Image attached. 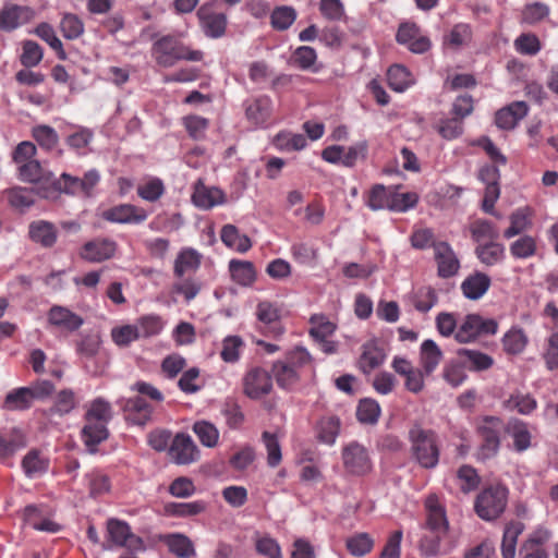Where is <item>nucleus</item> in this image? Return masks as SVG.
Here are the masks:
<instances>
[{"mask_svg":"<svg viewBox=\"0 0 558 558\" xmlns=\"http://www.w3.org/2000/svg\"><path fill=\"white\" fill-rule=\"evenodd\" d=\"M169 458L179 465H189L199 460L201 451L189 434L178 433L168 449Z\"/></svg>","mask_w":558,"mask_h":558,"instance_id":"9d476101","label":"nucleus"},{"mask_svg":"<svg viewBox=\"0 0 558 558\" xmlns=\"http://www.w3.org/2000/svg\"><path fill=\"white\" fill-rule=\"evenodd\" d=\"M201 27L209 38H220L227 28V16L225 13L215 12L210 5H202L197 11Z\"/></svg>","mask_w":558,"mask_h":558,"instance_id":"a211bd4d","label":"nucleus"},{"mask_svg":"<svg viewBox=\"0 0 558 558\" xmlns=\"http://www.w3.org/2000/svg\"><path fill=\"white\" fill-rule=\"evenodd\" d=\"M34 12L28 7L7 4L0 10V31L11 32L29 22Z\"/></svg>","mask_w":558,"mask_h":558,"instance_id":"aec40b11","label":"nucleus"},{"mask_svg":"<svg viewBox=\"0 0 558 558\" xmlns=\"http://www.w3.org/2000/svg\"><path fill=\"white\" fill-rule=\"evenodd\" d=\"M44 58V49L34 40H24L22 43V53L20 62L23 66L32 69L37 66Z\"/></svg>","mask_w":558,"mask_h":558,"instance_id":"864d4df0","label":"nucleus"},{"mask_svg":"<svg viewBox=\"0 0 558 558\" xmlns=\"http://www.w3.org/2000/svg\"><path fill=\"white\" fill-rule=\"evenodd\" d=\"M34 33L44 41H46L51 49L57 52L60 60L66 59V53L63 49L61 40L56 35L53 27L48 23H40L35 28Z\"/></svg>","mask_w":558,"mask_h":558,"instance_id":"5fc2aeb1","label":"nucleus"},{"mask_svg":"<svg viewBox=\"0 0 558 558\" xmlns=\"http://www.w3.org/2000/svg\"><path fill=\"white\" fill-rule=\"evenodd\" d=\"M100 181V173L96 169H90L84 173L83 178L73 177L63 172L59 179L53 182L56 190L70 195L92 196L95 186Z\"/></svg>","mask_w":558,"mask_h":558,"instance_id":"0eeeda50","label":"nucleus"},{"mask_svg":"<svg viewBox=\"0 0 558 558\" xmlns=\"http://www.w3.org/2000/svg\"><path fill=\"white\" fill-rule=\"evenodd\" d=\"M342 461L345 471L353 475H364L372 470L368 450L357 441H351L342 448Z\"/></svg>","mask_w":558,"mask_h":558,"instance_id":"1a4fd4ad","label":"nucleus"},{"mask_svg":"<svg viewBox=\"0 0 558 558\" xmlns=\"http://www.w3.org/2000/svg\"><path fill=\"white\" fill-rule=\"evenodd\" d=\"M341 430V420L333 414L322 416L315 424V437L320 444L332 446Z\"/></svg>","mask_w":558,"mask_h":558,"instance_id":"b1692460","label":"nucleus"},{"mask_svg":"<svg viewBox=\"0 0 558 558\" xmlns=\"http://www.w3.org/2000/svg\"><path fill=\"white\" fill-rule=\"evenodd\" d=\"M100 217L112 223H141L148 217L147 211L132 204H120L101 211Z\"/></svg>","mask_w":558,"mask_h":558,"instance_id":"dca6fc26","label":"nucleus"},{"mask_svg":"<svg viewBox=\"0 0 558 558\" xmlns=\"http://www.w3.org/2000/svg\"><path fill=\"white\" fill-rule=\"evenodd\" d=\"M504 407L509 411H517L522 415H529L537 408V401L530 393L515 391L504 401Z\"/></svg>","mask_w":558,"mask_h":558,"instance_id":"37998d69","label":"nucleus"},{"mask_svg":"<svg viewBox=\"0 0 558 558\" xmlns=\"http://www.w3.org/2000/svg\"><path fill=\"white\" fill-rule=\"evenodd\" d=\"M76 403L73 390L63 389L57 393L53 405L50 408L49 412L62 416L75 409Z\"/></svg>","mask_w":558,"mask_h":558,"instance_id":"e2e57ef3","label":"nucleus"},{"mask_svg":"<svg viewBox=\"0 0 558 558\" xmlns=\"http://www.w3.org/2000/svg\"><path fill=\"white\" fill-rule=\"evenodd\" d=\"M426 520L423 525L428 532L448 533L449 521L446 506L437 494H429L425 501Z\"/></svg>","mask_w":558,"mask_h":558,"instance_id":"9b49d317","label":"nucleus"},{"mask_svg":"<svg viewBox=\"0 0 558 558\" xmlns=\"http://www.w3.org/2000/svg\"><path fill=\"white\" fill-rule=\"evenodd\" d=\"M60 31L64 38L73 40L84 33V23L77 15L66 13L61 19Z\"/></svg>","mask_w":558,"mask_h":558,"instance_id":"69168bd1","label":"nucleus"},{"mask_svg":"<svg viewBox=\"0 0 558 558\" xmlns=\"http://www.w3.org/2000/svg\"><path fill=\"white\" fill-rule=\"evenodd\" d=\"M387 81L388 85L399 93L404 92L414 83L411 72L400 64H393L388 69Z\"/></svg>","mask_w":558,"mask_h":558,"instance_id":"a19ab883","label":"nucleus"},{"mask_svg":"<svg viewBox=\"0 0 558 558\" xmlns=\"http://www.w3.org/2000/svg\"><path fill=\"white\" fill-rule=\"evenodd\" d=\"M193 432L196 434L203 446L208 448L217 446L219 440V430L214 424L207 421H198L194 423Z\"/></svg>","mask_w":558,"mask_h":558,"instance_id":"13d9d810","label":"nucleus"},{"mask_svg":"<svg viewBox=\"0 0 558 558\" xmlns=\"http://www.w3.org/2000/svg\"><path fill=\"white\" fill-rule=\"evenodd\" d=\"M472 239L480 243L482 241L492 242L499 236L497 227L489 220L475 219L469 227Z\"/></svg>","mask_w":558,"mask_h":558,"instance_id":"09e8293b","label":"nucleus"},{"mask_svg":"<svg viewBox=\"0 0 558 558\" xmlns=\"http://www.w3.org/2000/svg\"><path fill=\"white\" fill-rule=\"evenodd\" d=\"M476 434L481 438L477 459L485 461L497 456L501 445V432L505 423L498 416L486 415L477 420Z\"/></svg>","mask_w":558,"mask_h":558,"instance_id":"20e7f679","label":"nucleus"},{"mask_svg":"<svg viewBox=\"0 0 558 558\" xmlns=\"http://www.w3.org/2000/svg\"><path fill=\"white\" fill-rule=\"evenodd\" d=\"M411 302L417 312L428 313L437 304L438 295L433 287L424 286L413 292Z\"/></svg>","mask_w":558,"mask_h":558,"instance_id":"79ce46f5","label":"nucleus"},{"mask_svg":"<svg viewBox=\"0 0 558 558\" xmlns=\"http://www.w3.org/2000/svg\"><path fill=\"white\" fill-rule=\"evenodd\" d=\"M507 490H482L475 500V512L486 521L497 519L506 509Z\"/></svg>","mask_w":558,"mask_h":558,"instance_id":"6e6552de","label":"nucleus"},{"mask_svg":"<svg viewBox=\"0 0 558 558\" xmlns=\"http://www.w3.org/2000/svg\"><path fill=\"white\" fill-rule=\"evenodd\" d=\"M118 243L110 238L98 236L87 241L80 251L82 259L88 263H102L116 256Z\"/></svg>","mask_w":558,"mask_h":558,"instance_id":"ddd939ff","label":"nucleus"},{"mask_svg":"<svg viewBox=\"0 0 558 558\" xmlns=\"http://www.w3.org/2000/svg\"><path fill=\"white\" fill-rule=\"evenodd\" d=\"M229 271L231 279L242 287H251L257 278L255 266L250 260L231 259Z\"/></svg>","mask_w":558,"mask_h":558,"instance_id":"c756f323","label":"nucleus"},{"mask_svg":"<svg viewBox=\"0 0 558 558\" xmlns=\"http://www.w3.org/2000/svg\"><path fill=\"white\" fill-rule=\"evenodd\" d=\"M380 407L374 399H363L356 408V417L363 424H375L380 416Z\"/></svg>","mask_w":558,"mask_h":558,"instance_id":"bf43d9fd","label":"nucleus"},{"mask_svg":"<svg viewBox=\"0 0 558 558\" xmlns=\"http://www.w3.org/2000/svg\"><path fill=\"white\" fill-rule=\"evenodd\" d=\"M505 432L513 440V450L523 452L532 445V435L525 422L519 418H511L505 424Z\"/></svg>","mask_w":558,"mask_h":558,"instance_id":"a878e982","label":"nucleus"},{"mask_svg":"<svg viewBox=\"0 0 558 558\" xmlns=\"http://www.w3.org/2000/svg\"><path fill=\"white\" fill-rule=\"evenodd\" d=\"M524 529V524L520 521H511L506 525L501 541L502 558L515 557L518 537L522 534Z\"/></svg>","mask_w":558,"mask_h":558,"instance_id":"f704fd0d","label":"nucleus"},{"mask_svg":"<svg viewBox=\"0 0 558 558\" xmlns=\"http://www.w3.org/2000/svg\"><path fill=\"white\" fill-rule=\"evenodd\" d=\"M310 336L317 340H325L332 336L337 325L324 314H314L310 318Z\"/></svg>","mask_w":558,"mask_h":558,"instance_id":"a18cd8bd","label":"nucleus"},{"mask_svg":"<svg viewBox=\"0 0 558 558\" xmlns=\"http://www.w3.org/2000/svg\"><path fill=\"white\" fill-rule=\"evenodd\" d=\"M29 239L43 247H52L58 239L56 226L47 220H36L28 227Z\"/></svg>","mask_w":558,"mask_h":558,"instance_id":"393cba45","label":"nucleus"},{"mask_svg":"<svg viewBox=\"0 0 558 558\" xmlns=\"http://www.w3.org/2000/svg\"><path fill=\"white\" fill-rule=\"evenodd\" d=\"M434 255L437 264V275L440 278H450L458 274L460 260L448 242L439 241L434 244Z\"/></svg>","mask_w":558,"mask_h":558,"instance_id":"f3484780","label":"nucleus"},{"mask_svg":"<svg viewBox=\"0 0 558 558\" xmlns=\"http://www.w3.org/2000/svg\"><path fill=\"white\" fill-rule=\"evenodd\" d=\"M206 509L204 501L169 502L165 505V512L174 517H187L203 512Z\"/></svg>","mask_w":558,"mask_h":558,"instance_id":"052dcab7","label":"nucleus"},{"mask_svg":"<svg viewBox=\"0 0 558 558\" xmlns=\"http://www.w3.org/2000/svg\"><path fill=\"white\" fill-rule=\"evenodd\" d=\"M442 360V351L432 339H426L420 348V365L424 373L430 375Z\"/></svg>","mask_w":558,"mask_h":558,"instance_id":"2f4dec72","label":"nucleus"},{"mask_svg":"<svg viewBox=\"0 0 558 558\" xmlns=\"http://www.w3.org/2000/svg\"><path fill=\"white\" fill-rule=\"evenodd\" d=\"M527 112L529 106L525 101H513L496 112V125L502 130H512L520 120L526 117Z\"/></svg>","mask_w":558,"mask_h":558,"instance_id":"4be33fe9","label":"nucleus"},{"mask_svg":"<svg viewBox=\"0 0 558 558\" xmlns=\"http://www.w3.org/2000/svg\"><path fill=\"white\" fill-rule=\"evenodd\" d=\"M151 54L156 63L162 68H171L182 60L198 62L204 58L203 51L191 48L173 35H166L156 40L151 47Z\"/></svg>","mask_w":558,"mask_h":558,"instance_id":"7ed1b4c3","label":"nucleus"},{"mask_svg":"<svg viewBox=\"0 0 558 558\" xmlns=\"http://www.w3.org/2000/svg\"><path fill=\"white\" fill-rule=\"evenodd\" d=\"M492 280L488 275L475 271L469 275L461 283V291L469 300L481 299L489 289Z\"/></svg>","mask_w":558,"mask_h":558,"instance_id":"bb28decb","label":"nucleus"},{"mask_svg":"<svg viewBox=\"0 0 558 558\" xmlns=\"http://www.w3.org/2000/svg\"><path fill=\"white\" fill-rule=\"evenodd\" d=\"M225 193L217 187H208L202 182L196 183L192 194L193 204L202 209H210L225 203Z\"/></svg>","mask_w":558,"mask_h":558,"instance_id":"cd10ccee","label":"nucleus"},{"mask_svg":"<svg viewBox=\"0 0 558 558\" xmlns=\"http://www.w3.org/2000/svg\"><path fill=\"white\" fill-rule=\"evenodd\" d=\"M550 538L548 530L539 527L529 535L520 548V558H548L544 544Z\"/></svg>","mask_w":558,"mask_h":558,"instance_id":"5701e85b","label":"nucleus"},{"mask_svg":"<svg viewBox=\"0 0 558 558\" xmlns=\"http://www.w3.org/2000/svg\"><path fill=\"white\" fill-rule=\"evenodd\" d=\"M274 145L280 150H301L306 147L307 141L302 134L280 132L275 136Z\"/></svg>","mask_w":558,"mask_h":558,"instance_id":"4d7b16f0","label":"nucleus"},{"mask_svg":"<svg viewBox=\"0 0 558 558\" xmlns=\"http://www.w3.org/2000/svg\"><path fill=\"white\" fill-rule=\"evenodd\" d=\"M272 389L271 375L263 367H252L243 377V391L251 399H259Z\"/></svg>","mask_w":558,"mask_h":558,"instance_id":"4468645a","label":"nucleus"},{"mask_svg":"<svg viewBox=\"0 0 558 558\" xmlns=\"http://www.w3.org/2000/svg\"><path fill=\"white\" fill-rule=\"evenodd\" d=\"M448 533L428 532L420 539L418 549L424 557H436L441 553V542Z\"/></svg>","mask_w":558,"mask_h":558,"instance_id":"6e6d98bb","label":"nucleus"},{"mask_svg":"<svg viewBox=\"0 0 558 558\" xmlns=\"http://www.w3.org/2000/svg\"><path fill=\"white\" fill-rule=\"evenodd\" d=\"M32 393L27 387H21L10 391L4 399L3 408L9 411H23L31 408Z\"/></svg>","mask_w":558,"mask_h":558,"instance_id":"de8ad7c7","label":"nucleus"},{"mask_svg":"<svg viewBox=\"0 0 558 558\" xmlns=\"http://www.w3.org/2000/svg\"><path fill=\"white\" fill-rule=\"evenodd\" d=\"M475 254L481 263L486 266H493L500 263L505 257V246L495 241L480 244L475 248Z\"/></svg>","mask_w":558,"mask_h":558,"instance_id":"49530a36","label":"nucleus"},{"mask_svg":"<svg viewBox=\"0 0 558 558\" xmlns=\"http://www.w3.org/2000/svg\"><path fill=\"white\" fill-rule=\"evenodd\" d=\"M498 331V322L494 318H484L478 314H469L464 317L454 333L459 343H470L481 336L495 335Z\"/></svg>","mask_w":558,"mask_h":558,"instance_id":"423d86ee","label":"nucleus"},{"mask_svg":"<svg viewBox=\"0 0 558 558\" xmlns=\"http://www.w3.org/2000/svg\"><path fill=\"white\" fill-rule=\"evenodd\" d=\"M245 118L255 128H266L272 117L274 104L269 96L248 98L243 104Z\"/></svg>","mask_w":558,"mask_h":558,"instance_id":"f8f14e48","label":"nucleus"},{"mask_svg":"<svg viewBox=\"0 0 558 558\" xmlns=\"http://www.w3.org/2000/svg\"><path fill=\"white\" fill-rule=\"evenodd\" d=\"M202 255L194 248H183L174 260L173 272L182 278L185 274L195 271L201 265Z\"/></svg>","mask_w":558,"mask_h":558,"instance_id":"c9c22d12","label":"nucleus"},{"mask_svg":"<svg viewBox=\"0 0 558 558\" xmlns=\"http://www.w3.org/2000/svg\"><path fill=\"white\" fill-rule=\"evenodd\" d=\"M257 320L264 325V329L267 335L279 338L284 333V327L282 326L281 310L280 307L270 301H260L256 305L255 312Z\"/></svg>","mask_w":558,"mask_h":558,"instance_id":"2eb2a0df","label":"nucleus"},{"mask_svg":"<svg viewBox=\"0 0 558 558\" xmlns=\"http://www.w3.org/2000/svg\"><path fill=\"white\" fill-rule=\"evenodd\" d=\"M32 136L37 144L46 151L56 149L59 145L57 131L46 124L36 125L32 129Z\"/></svg>","mask_w":558,"mask_h":558,"instance_id":"3c124183","label":"nucleus"},{"mask_svg":"<svg viewBox=\"0 0 558 558\" xmlns=\"http://www.w3.org/2000/svg\"><path fill=\"white\" fill-rule=\"evenodd\" d=\"M48 466L49 459L37 449L29 450L22 460V469L28 477H37L44 474Z\"/></svg>","mask_w":558,"mask_h":558,"instance_id":"4c0bfd02","label":"nucleus"},{"mask_svg":"<svg viewBox=\"0 0 558 558\" xmlns=\"http://www.w3.org/2000/svg\"><path fill=\"white\" fill-rule=\"evenodd\" d=\"M412 458L424 469H434L439 462V437L433 429L414 424L409 429Z\"/></svg>","mask_w":558,"mask_h":558,"instance_id":"f03ea898","label":"nucleus"},{"mask_svg":"<svg viewBox=\"0 0 558 558\" xmlns=\"http://www.w3.org/2000/svg\"><path fill=\"white\" fill-rule=\"evenodd\" d=\"M108 437V427L101 422H86L82 429V440L89 452H96L98 445Z\"/></svg>","mask_w":558,"mask_h":558,"instance_id":"473e14b6","label":"nucleus"},{"mask_svg":"<svg viewBox=\"0 0 558 558\" xmlns=\"http://www.w3.org/2000/svg\"><path fill=\"white\" fill-rule=\"evenodd\" d=\"M458 355L465 363H468L469 368L475 372H482L490 368L494 364V359L481 351L471 350V349H460L458 350Z\"/></svg>","mask_w":558,"mask_h":558,"instance_id":"c03bdc74","label":"nucleus"},{"mask_svg":"<svg viewBox=\"0 0 558 558\" xmlns=\"http://www.w3.org/2000/svg\"><path fill=\"white\" fill-rule=\"evenodd\" d=\"M385 361V353L381 349L374 344H365L360 357V369L364 374H369L375 368L379 367Z\"/></svg>","mask_w":558,"mask_h":558,"instance_id":"8fccbe9b","label":"nucleus"},{"mask_svg":"<svg viewBox=\"0 0 558 558\" xmlns=\"http://www.w3.org/2000/svg\"><path fill=\"white\" fill-rule=\"evenodd\" d=\"M345 545L351 555L361 557L372 550L374 541L367 533H359L349 537Z\"/></svg>","mask_w":558,"mask_h":558,"instance_id":"338daca9","label":"nucleus"},{"mask_svg":"<svg viewBox=\"0 0 558 558\" xmlns=\"http://www.w3.org/2000/svg\"><path fill=\"white\" fill-rule=\"evenodd\" d=\"M9 205L20 211L24 213L29 209L36 201V193L34 189L14 186L3 192Z\"/></svg>","mask_w":558,"mask_h":558,"instance_id":"c85d7f7f","label":"nucleus"},{"mask_svg":"<svg viewBox=\"0 0 558 558\" xmlns=\"http://www.w3.org/2000/svg\"><path fill=\"white\" fill-rule=\"evenodd\" d=\"M161 539L168 546L169 551L178 558H192L196 555L193 543L183 534H168Z\"/></svg>","mask_w":558,"mask_h":558,"instance_id":"72a5a7b5","label":"nucleus"},{"mask_svg":"<svg viewBox=\"0 0 558 558\" xmlns=\"http://www.w3.org/2000/svg\"><path fill=\"white\" fill-rule=\"evenodd\" d=\"M222 243L239 253H245L252 247L251 239L241 234L233 225H226L220 232Z\"/></svg>","mask_w":558,"mask_h":558,"instance_id":"e433bc0d","label":"nucleus"},{"mask_svg":"<svg viewBox=\"0 0 558 558\" xmlns=\"http://www.w3.org/2000/svg\"><path fill=\"white\" fill-rule=\"evenodd\" d=\"M262 440L267 451V464L276 468L282 460L281 446L276 434L264 432Z\"/></svg>","mask_w":558,"mask_h":558,"instance_id":"680f3d73","label":"nucleus"},{"mask_svg":"<svg viewBox=\"0 0 558 558\" xmlns=\"http://www.w3.org/2000/svg\"><path fill=\"white\" fill-rule=\"evenodd\" d=\"M47 319L51 326L69 332L76 331L84 324L80 315L61 305H53L47 314Z\"/></svg>","mask_w":558,"mask_h":558,"instance_id":"412c9836","label":"nucleus"},{"mask_svg":"<svg viewBox=\"0 0 558 558\" xmlns=\"http://www.w3.org/2000/svg\"><path fill=\"white\" fill-rule=\"evenodd\" d=\"M84 417L86 422H101L107 425L113 417L112 407L105 398H95L88 403Z\"/></svg>","mask_w":558,"mask_h":558,"instance_id":"58836bf2","label":"nucleus"},{"mask_svg":"<svg viewBox=\"0 0 558 558\" xmlns=\"http://www.w3.org/2000/svg\"><path fill=\"white\" fill-rule=\"evenodd\" d=\"M107 543L104 549L113 547L125 548L129 554L144 553L146 544L144 539L135 535L128 522L116 518H110L106 523Z\"/></svg>","mask_w":558,"mask_h":558,"instance_id":"39448f33","label":"nucleus"},{"mask_svg":"<svg viewBox=\"0 0 558 558\" xmlns=\"http://www.w3.org/2000/svg\"><path fill=\"white\" fill-rule=\"evenodd\" d=\"M26 446L23 432L16 427L0 432V459L12 457L17 450Z\"/></svg>","mask_w":558,"mask_h":558,"instance_id":"7c9ffc66","label":"nucleus"},{"mask_svg":"<svg viewBox=\"0 0 558 558\" xmlns=\"http://www.w3.org/2000/svg\"><path fill=\"white\" fill-rule=\"evenodd\" d=\"M510 226L504 232L506 239H511L529 229L531 222L525 208L514 210L509 217Z\"/></svg>","mask_w":558,"mask_h":558,"instance_id":"0e129e2a","label":"nucleus"},{"mask_svg":"<svg viewBox=\"0 0 558 558\" xmlns=\"http://www.w3.org/2000/svg\"><path fill=\"white\" fill-rule=\"evenodd\" d=\"M298 13L294 8L281 5L274 9L270 14V24L276 31H287L296 20Z\"/></svg>","mask_w":558,"mask_h":558,"instance_id":"603ef678","label":"nucleus"},{"mask_svg":"<svg viewBox=\"0 0 558 558\" xmlns=\"http://www.w3.org/2000/svg\"><path fill=\"white\" fill-rule=\"evenodd\" d=\"M313 362L311 353L303 347H295L286 355L274 362L271 374L279 388L294 390L301 380L302 369Z\"/></svg>","mask_w":558,"mask_h":558,"instance_id":"f257e3e1","label":"nucleus"},{"mask_svg":"<svg viewBox=\"0 0 558 558\" xmlns=\"http://www.w3.org/2000/svg\"><path fill=\"white\" fill-rule=\"evenodd\" d=\"M397 41L414 53H424L430 48V40L415 24H402L397 33Z\"/></svg>","mask_w":558,"mask_h":558,"instance_id":"6ab92c4d","label":"nucleus"},{"mask_svg":"<svg viewBox=\"0 0 558 558\" xmlns=\"http://www.w3.org/2000/svg\"><path fill=\"white\" fill-rule=\"evenodd\" d=\"M527 342V336L524 330L518 326L511 327L501 339L504 351L512 355L523 352Z\"/></svg>","mask_w":558,"mask_h":558,"instance_id":"ea45409f","label":"nucleus"},{"mask_svg":"<svg viewBox=\"0 0 558 558\" xmlns=\"http://www.w3.org/2000/svg\"><path fill=\"white\" fill-rule=\"evenodd\" d=\"M549 14V7L542 2L526 4L521 12V23L534 25L546 19Z\"/></svg>","mask_w":558,"mask_h":558,"instance_id":"774afa93","label":"nucleus"}]
</instances>
